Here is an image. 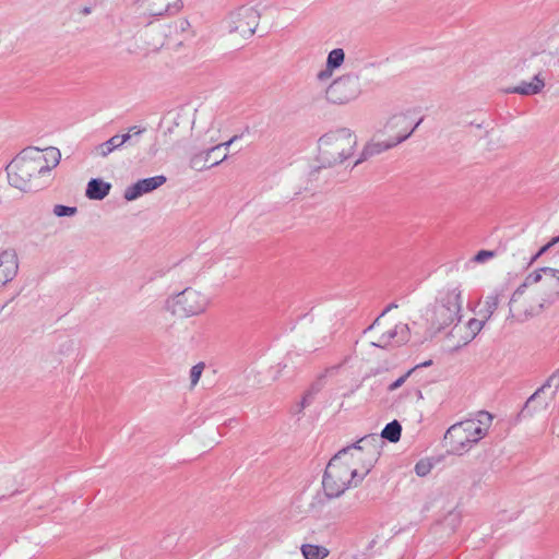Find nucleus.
Masks as SVG:
<instances>
[{"label": "nucleus", "instance_id": "obj_1", "mask_svg": "<svg viewBox=\"0 0 559 559\" xmlns=\"http://www.w3.org/2000/svg\"><path fill=\"white\" fill-rule=\"evenodd\" d=\"M379 442L376 433L365 436L330 460L322 480L328 498H338L362 481L379 459Z\"/></svg>", "mask_w": 559, "mask_h": 559}, {"label": "nucleus", "instance_id": "obj_2", "mask_svg": "<svg viewBox=\"0 0 559 559\" xmlns=\"http://www.w3.org/2000/svg\"><path fill=\"white\" fill-rule=\"evenodd\" d=\"M559 300V270L540 267L526 275L513 293L509 306L511 316L526 321Z\"/></svg>", "mask_w": 559, "mask_h": 559}, {"label": "nucleus", "instance_id": "obj_3", "mask_svg": "<svg viewBox=\"0 0 559 559\" xmlns=\"http://www.w3.org/2000/svg\"><path fill=\"white\" fill-rule=\"evenodd\" d=\"M60 158L61 153L56 147L24 150L7 166L8 181L21 191H31L38 186L41 176L60 163Z\"/></svg>", "mask_w": 559, "mask_h": 559}, {"label": "nucleus", "instance_id": "obj_4", "mask_svg": "<svg viewBox=\"0 0 559 559\" xmlns=\"http://www.w3.org/2000/svg\"><path fill=\"white\" fill-rule=\"evenodd\" d=\"M191 37L189 22L177 20L169 24L148 26L140 35V40L146 56L162 53L166 60H179L180 56H177V52Z\"/></svg>", "mask_w": 559, "mask_h": 559}, {"label": "nucleus", "instance_id": "obj_5", "mask_svg": "<svg viewBox=\"0 0 559 559\" xmlns=\"http://www.w3.org/2000/svg\"><path fill=\"white\" fill-rule=\"evenodd\" d=\"M492 424L488 412H478L474 418L459 421L448 428L444 441L453 454L463 455L484 439Z\"/></svg>", "mask_w": 559, "mask_h": 559}, {"label": "nucleus", "instance_id": "obj_6", "mask_svg": "<svg viewBox=\"0 0 559 559\" xmlns=\"http://www.w3.org/2000/svg\"><path fill=\"white\" fill-rule=\"evenodd\" d=\"M357 145V136L346 128L323 134L318 142V159L323 167H332L348 159Z\"/></svg>", "mask_w": 559, "mask_h": 559}, {"label": "nucleus", "instance_id": "obj_7", "mask_svg": "<svg viewBox=\"0 0 559 559\" xmlns=\"http://www.w3.org/2000/svg\"><path fill=\"white\" fill-rule=\"evenodd\" d=\"M365 333L372 334V346L386 348L406 343L409 337V326L402 322L386 324L381 317H378Z\"/></svg>", "mask_w": 559, "mask_h": 559}, {"label": "nucleus", "instance_id": "obj_8", "mask_svg": "<svg viewBox=\"0 0 559 559\" xmlns=\"http://www.w3.org/2000/svg\"><path fill=\"white\" fill-rule=\"evenodd\" d=\"M209 306L210 300L203 293L189 287L168 300L167 310L174 316L188 318L205 312Z\"/></svg>", "mask_w": 559, "mask_h": 559}, {"label": "nucleus", "instance_id": "obj_9", "mask_svg": "<svg viewBox=\"0 0 559 559\" xmlns=\"http://www.w3.org/2000/svg\"><path fill=\"white\" fill-rule=\"evenodd\" d=\"M421 121L414 109L394 112L386 120L383 133L397 145L408 139Z\"/></svg>", "mask_w": 559, "mask_h": 559}, {"label": "nucleus", "instance_id": "obj_10", "mask_svg": "<svg viewBox=\"0 0 559 559\" xmlns=\"http://www.w3.org/2000/svg\"><path fill=\"white\" fill-rule=\"evenodd\" d=\"M421 320L424 321L423 326H425L426 333L429 336H433L444 328L459 322L461 318L454 314L444 305L435 301L425 309L421 314ZM413 324L416 325L418 322L414 321ZM419 325H421V323H419Z\"/></svg>", "mask_w": 559, "mask_h": 559}, {"label": "nucleus", "instance_id": "obj_11", "mask_svg": "<svg viewBox=\"0 0 559 559\" xmlns=\"http://www.w3.org/2000/svg\"><path fill=\"white\" fill-rule=\"evenodd\" d=\"M361 93L360 81L356 75L347 74L334 80L326 90V99L333 104H347Z\"/></svg>", "mask_w": 559, "mask_h": 559}, {"label": "nucleus", "instance_id": "obj_12", "mask_svg": "<svg viewBox=\"0 0 559 559\" xmlns=\"http://www.w3.org/2000/svg\"><path fill=\"white\" fill-rule=\"evenodd\" d=\"M559 389V372L554 373L548 380L536 390L527 400L524 409L530 412H537L546 409L549 405L550 400Z\"/></svg>", "mask_w": 559, "mask_h": 559}, {"label": "nucleus", "instance_id": "obj_13", "mask_svg": "<svg viewBox=\"0 0 559 559\" xmlns=\"http://www.w3.org/2000/svg\"><path fill=\"white\" fill-rule=\"evenodd\" d=\"M437 302L444 305L460 318L463 308V287L461 283H449L442 287L436 297Z\"/></svg>", "mask_w": 559, "mask_h": 559}, {"label": "nucleus", "instance_id": "obj_14", "mask_svg": "<svg viewBox=\"0 0 559 559\" xmlns=\"http://www.w3.org/2000/svg\"><path fill=\"white\" fill-rule=\"evenodd\" d=\"M165 182H166V177L162 176V175L139 180L138 182H135L134 185H132L131 187L126 189L124 198L128 201L135 200L139 197H141L142 194L148 193V192L157 189Z\"/></svg>", "mask_w": 559, "mask_h": 559}, {"label": "nucleus", "instance_id": "obj_15", "mask_svg": "<svg viewBox=\"0 0 559 559\" xmlns=\"http://www.w3.org/2000/svg\"><path fill=\"white\" fill-rule=\"evenodd\" d=\"M17 257L13 250L0 251V289L16 275Z\"/></svg>", "mask_w": 559, "mask_h": 559}, {"label": "nucleus", "instance_id": "obj_16", "mask_svg": "<svg viewBox=\"0 0 559 559\" xmlns=\"http://www.w3.org/2000/svg\"><path fill=\"white\" fill-rule=\"evenodd\" d=\"M487 320L480 317V319H471L466 324L460 325L454 324V335L461 334V341L455 344L456 347H463L472 342L475 336L481 331Z\"/></svg>", "mask_w": 559, "mask_h": 559}, {"label": "nucleus", "instance_id": "obj_17", "mask_svg": "<svg viewBox=\"0 0 559 559\" xmlns=\"http://www.w3.org/2000/svg\"><path fill=\"white\" fill-rule=\"evenodd\" d=\"M141 131L138 130L136 127H132L127 133L124 134H116L114 136H111L109 140H107L106 142L99 144L95 151H96V154L102 156V157H106L107 155H109L111 152H114L116 148H119L121 147L124 143H127L131 136L133 134H140Z\"/></svg>", "mask_w": 559, "mask_h": 559}, {"label": "nucleus", "instance_id": "obj_18", "mask_svg": "<svg viewBox=\"0 0 559 559\" xmlns=\"http://www.w3.org/2000/svg\"><path fill=\"white\" fill-rule=\"evenodd\" d=\"M179 0H141L143 11L152 16H159L176 9Z\"/></svg>", "mask_w": 559, "mask_h": 559}, {"label": "nucleus", "instance_id": "obj_19", "mask_svg": "<svg viewBox=\"0 0 559 559\" xmlns=\"http://www.w3.org/2000/svg\"><path fill=\"white\" fill-rule=\"evenodd\" d=\"M394 146H396V144L389 138L383 141H372L364 147L359 158L355 162V165H358L364 160H367L368 158L388 151Z\"/></svg>", "mask_w": 559, "mask_h": 559}, {"label": "nucleus", "instance_id": "obj_20", "mask_svg": "<svg viewBox=\"0 0 559 559\" xmlns=\"http://www.w3.org/2000/svg\"><path fill=\"white\" fill-rule=\"evenodd\" d=\"M545 87V81L540 74H536L531 82H521L519 85L509 88L508 93H514L520 95H536Z\"/></svg>", "mask_w": 559, "mask_h": 559}, {"label": "nucleus", "instance_id": "obj_21", "mask_svg": "<svg viewBox=\"0 0 559 559\" xmlns=\"http://www.w3.org/2000/svg\"><path fill=\"white\" fill-rule=\"evenodd\" d=\"M229 143L230 142H226V143L219 144V145L211 148L205 154L203 167L211 168L213 166L218 165L221 162H223L227 156L226 150H227Z\"/></svg>", "mask_w": 559, "mask_h": 559}, {"label": "nucleus", "instance_id": "obj_22", "mask_svg": "<svg viewBox=\"0 0 559 559\" xmlns=\"http://www.w3.org/2000/svg\"><path fill=\"white\" fill-rule=\"evenodd\" d=\"M110 189V185L98 180V179H92L86 189V195L92 200H102L104 199Z\"/></svg>", "mask_w": 559, "mask_h": 559}, {"label": "nucleus", "instance_id": "obj_23", "mask_svg": "<svg viewBox=\"0 0 559 559\" xmlns=\"http://www.w3.org/2000/svg\"><path fill=\"white\" fill-rule=\"evenodd\" d=\"M266 9V5H263L262 2L251 7L247 10V29L251 35L255 34L262 12Z\"/></svg>", "mask_w": 559, "mask_h": 559}, {"label": "nucleus", "instance_id": "obj_24", "mask_svg": "<svg viewBox=\"0 0 559 559\" xmlns=\"http://www.w3.org/2000/svg\"><path fill=\"white\" fill-rule=\"evenodd\" d=\"M402 426L397 420H393L383 428L381 435H376L379 439V449L381 448V443L383 439L389 440L390 442H397L401 438Z\"/></svg>", "mask_w": 559, "mask_h": 559}, {"label": "nucleus", "instance_id": "obj_25", "mask_svg": "<svg viewBox=\"0 0 559 559\" xmlns=\"http://www.w3.org/2000/svg\"><path fill=\"white\" fill-rule=\"evenodd\" d=\"M300 551L305 559H325L330 554L326 547L313 544L301 545Z\"/></svg>", "mask_w": 559, "mask_h": 559}, {"label": "nucleus", "instance_id": "obj_26", "mask_svg": "<svg viewBox=\"0 0 559 559\" xmlns=\"http://www.w3.org/2000/svg\"><path fill=\"white\" fill-rule=\"evenodd\" d=\"M500 302V295L498 293H492L488 295L484 302V308L480 309L479 316L485 320H489L493 312L497 310Z\"/></svg>", "mask_w": 559, "mask_h": 559}, {"label": "nucleus", "instance_id": "obj_27", "mask_svg": "<svg viewBox=\"0 0 559 559\" xmlns=\"http://www.w3.org/2000/svg\"><path fill=\"white\" fill-rule=\"evenodd\" d=\"M243 14L241 9H238L235 12H231L226 20L225 27L229 34H234L239 31L242 25Z\"/></svg>", "mask_w": 559, "mask_h": 559}, {"label": "nucleus", "instance_id": "obj_28", "mask_svg": "<svg viewBox=\"0 0 559 559\" xmlns=\"http://www.w3.org/2000/svg\"><path fill=\"white\" fill-rule=\"evenodd\" d=\"M345 53L341 48H336L330 51L326 59V67L330 69H337L344 62Z\"/></svg>", "mask_w": 559, "mask_h": 559}, {"label": "nucleus", "instance_id": "obj_29", "mask_svg": "<svg viewBox=\"0 0 559 559\" xmlns=\"http://www.w3.org/2000/svg\"><path fill=\"white\" fill-rule=\"evenodd\" d=\"M461 337H462L461 334L454 335V326H453L444 340V345H443L444 348L449 352H454V350L460 349L461 347H456L455 344L461 341Z\"/></svg>", "mask_w": 559, "mask_h": 559}, {"label": "nucleus", "instance_id": "obj_30", "mask_svg": "<svg viewBox=\"0 0 559 559\" xmlns=\"http://www.w3.org/2000/svg\"><path fill=\"white\" fill-rule=\"evenodd\" d=\"M204 367L205 366L203 362H199L191 368L190 380H191L192 388H194L198 384V382L202 376V372L204 370Z\"/></svg>", "mask_w": 559, "mask_h": 559}, {"label": "nucleus", "instance_id": "obj_31", "mask_svg": "<svg viewBox=\"0 0 559 559\" xmlns=\"http://www.w3.org/2000/svg\"><path fill=\"white\" fill-rule=\"evenodd\" d=\"M413 372H414V369H409L407 372H405L404 374L399 377L395 381H393L392 383H390L388 385V391L393 392V391L397 390L399 388H401L406 382V380L411 377V374Z\"/></svg>", "mask_w": 559, "mask_h": 559}, {"label": "nucleus", "instance_id": "obj_32", "mask_svg": "<svg viewBox=\"0 0 559 559\" xmlns=\"http://www.w3.org/2000/svg\"><path fill=\"white\" fill-rule=\"evenodd\" d=\"M495 257V252L493 251H490V250H480L478 251L474 258H473V261L476 262V263H484L486 262L487 260L491 259Z\"/></svg>", "mask_w": 559, "mask_h": 559}, {"label": "nucleus", "instance_id": "obj_33", "mask_svg": "<svg viewBox=\"0 0 559 559\" xmlns=\"http://www.w3.org/2000/svg\"><path fill=\"white\" fill-rule=\"evenodd\" d=\"M76 212L75 207H69L64 205H56L53 209V213L61 217V216H70L73 215Z\"/></svg>", "mask_w": 559, "mask_h": 559}, {"label": "nucleus", "instance_id": "obj_34", "mask_svg": "<svg viewBox=\"0 0 559 559\" xmlns=\"http://www.w3.org/2000/svg\"><path fill=\"white\" fill-rule=\"evenodd\" d=\"M415 472L418 476H425L430 472V464L426 462H418L415 465Z\"/></svg>", "mask_w": 559, "mask_h": 559}, {"label": "nucleus", "instance_id": "obj_35", "mask_svg": "<svg viewBox=\"0 0 559 559\" xmlns=\"http://www.w3.org/2000/svg\"><path fill=\"white\" fill-rule=\"evenodd\" d=\"M331 338H332L331 334H326V335L322 336V338L320 341H318L316 345L310 346L309 349L310 350H317L319 348H322V347H324V346L330 344Z\"/></svg>", "mask_w": 559, "mask_h": 559}, {"label": "nucleus", "instance_id": "obj_36", "mask_svg": "<svg viewBox=\"0 0 559 559\" xmlns=\"http://www.w3.org/2000/svg\"><path fill=\"white\" fill-rule=\"evenodd\" d=\"M313 399H314V396H312V390H308V391L305 393V395H304V397H302V400H301V402H300V408H299V411H301V409H304L305 407L309 406V405L312 403Z\"/></svg>", "mask_w": 559, "mask_h": 559}, {"label": "nucleus", "instance_id": "obj_37", "mask_svg": "<svg viewBox=\"0 0 559 559\" xmlns=\"http://www.w3.org/2000/svg\"><path fill=\"white\" fill-rule=\"evenodd\" d=\"M334 69H330V68L326 67L325 70H322V71H320L318 73V75H317L318 80L319 81H326V80H329L332 76V71Z\"/></svg>", "mask_w": 559, "mask_h": 559}, {"label": "nucleus", "instance_id": "obj_38", "mask_svg": "<svg viewBox=\"0 0 559 559\" xmlns=\"http://www.w3.org/2000/svg\"><path fill=\"white\" fill-rule=\"evenodd\" d=\"M550 246H551V243H548V245H546V246L542 247V248L538 250V252H537V253L532 258L531 263H533V262H534V261H536V260H537L542 254H544V253L548 250V248H549Z\"/></svg>", "mask_w": 559, "mask_h": 559}, {"label": "nucleus", "instance_id": "obj_39", "mask_svg": "<svg viewBox=\"0 0 559 559\" xmlns=\"http://www.w3.org/2000/svg\"><path fill=\"white\" fill-rule=\"evenodd\" d=\"M397 305L395 304H390L389 306L385 307V309L381 312V314L379 317H381V320H383V317L389 312L391 311L392 309L396 308Z\"/></svg>", "mask_w": 559, "mask_h": 559}, {"label": "nucleus", "instance_id": "obj_40", "mask_svg": "<svg viewBox=\"0 0 559 559\" xmlns=\"http://www.w3.org/2000/svg\"><path fill=\"white\" fill-rule=\"evenodd\" d=\"M431 365V360H428V361H425L423 364H418L416 365L413 369L414 371L417 369V368H420V367H427V366H430Z\"/></svg>", "mask_w": 559, "mask_h": 559}, {"label": "nucleus", "instance_id": "obj_41", "mask_svg": "<svg viewBox=\"0 0 559 559\" xmlns=\"http://www.w3.org/2000/svg\"><path fill=\"white\" fill-rule=\"evenodd\" d=\"M309 390H312V396H314L320 391V386L314 384Z\"/></svg>", "mask_w": 559, "mask_h": 559}, {"label": "nucleus", "instance_id": "obj_42", "mask_svg": "<svg viewBox=\"0 0 559 559\" xmlns=\"http://www.w3.org/2000/svg\"><path fill=\"white\" fill-rule=\"evenodd\" d=\"M558 240H559V237H558V238H556V239L554 240V242H556V241H558Z\"/></svg>", "mask_w": 559, "mask_h": 559}]
</instances>
